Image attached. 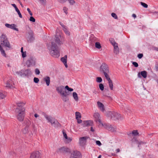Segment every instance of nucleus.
<instances>
[{
  "label": "nucleus",
  "instance_id": "obj_8",
  "mask_svg": "<svg viewBox=\"0 0 158 158\" xmlns=\"http://www.w3.org/2000/svg\"><path fill=\"white\" fill-rule=\"evenodd\" d=\"M4 83L5 85V86L6 88H14V84L11 78L8 79Z\"/></svg>",
  "mask_w": 158,
  "mask_h": 158
},
{
  "label": "nucleus",
  "instance_id": "obj_54",
  "mask_svg": "<svg viewBox=\"0 0 158 158\" xmlns=\"http://www.w3.org/2000/svg\"><path fill=\"white\" fill-rule=\"evenodd\" d=\"M77 119V122L78 123H82V120L80 119L79 118H78Z\"/></svg>",
  "mask_w": 158,
  "mask_h": 158
},
{
  "label": "nucleus",
  "instance_id": "obj_58",
  "mask_svg": "<svg viewBox=\"0 0 158 158\" xmlns=\"http://www.w3.org/2000/svg\"><path fill=\"white\" fill-rule=\"evenodd\" d=\"M12 5L15 8V10H16L18 8L16 5L15 4H12Z\"/></svg>",
  "mask_w": 158,
  "mask_h": 158
},
{
  "label": "nucleus",
  "instance_id": "obj_6",
  "mask_svg": "<svg viewBox=\"0 0 158 158\" xmlns=\"http://www.w3.org/2000/svg\"><path fill=\"white\" fill-rule=\"evenodd\" d=\"M106 115L114 120L119 119L121 118L120 114L115 112L108 111L106 113Z\"/></svg>",
  "mask_w": 158,
  "mask_h": 158
},
{
  "label": "nucleus",
  "instance_id": "obj_20",
  "mask_svg": "<svg viewBox=\"0 0 158 158\" xmlns=\"http://www.w3.org/2000/svg\"><path fill=\"white\" fill-rule=\"evenodd\" d=\"M83 126L84 127L92 125L93 122L91 120L85 121L83 122Z\"/></svg>",
  "mask_w": 158,
  "mask_h": 158
},
{
  "label": "nucleus",
  "instance_id": "obj_9",
  "mask_svg": "<svg viewBox=\"0 0 158 158\" xmlns=\"http://www.w3.org/2000/svg\"><path fill=\"white\" fill-rule=\"evenodd\" d=\"M56 152L58 153H65L70 152V150L68 148L63 147L58 148Z\"/></svg>",
  "mask_w": 158,
  "mask_h": 158
},
{
  "label": "nucleus",
  "instance_id": "obj_56",
  "mask_svg": "<svg viewBox=\"0 0 158 158\" xmlns=\"http://www.w3.org/2000/svg\"><path fill=\"white\" fill-rule=\"evenodd\" d=\"M60 3H64L66 2V0H58Z\"/></svg>",
  "mask_w": 158,
  "mask_h": 158
},
{
  "label": "nucleus",
  "instance_id": "obj_33",
  "mask_svg": "<svg viewBox=\"0 0 158 158\" xmlns=\"http://www.w3.org/2000/svg\"><path fill=\"white\" fill-rule=\"evenodd\" d=\"M95 47L98 49H100L101 48V46L100 43L98 42H96L95 43Z\"/></svg>",
  "mask_w": 158,
  "mask_h": 158
},
{
  "label": "nucleus",
  "instance_id": "obj_12",
  "mask_svg": "<svg viewBox=\"0 0 158 158\" xmlns=\"http://www.w3.org/2000/svg\"><path fill=\"white\" fill-rule=\"evenodd\" d=\"M94 117L95 119V121L96 122H98L99 123L102 125V124H103V123L102 122L101 117L99 113L98 112L94 113Z\"/></svg>",
  "mask_w": 158,
  "mask_h": 158
},
{
  "label": "nucleus",
  "instance_id": "obj_30",
  "mask_svg": "<svg viewBox=\"0 0 158 158\" xmlns=\"http://www.w3.org/2000/svg\"><path fill=\"white\" fill-rule=\"evenodd\" d=\"M73 96L74 99L76 101H78V98L77 93L76 92H73Z\"/></svg>",
  "mask_w": 158,
  "mask_h": 158
},
{
  "label": "nucleus",
  "instance_id": "obj_48",
  "mask_svg": "<svg viewBox=\"0 0 158 158\" xmlns=\"http://www.w3.org/2000/svg\"><path fill=\"white\" fill-rule=\"evenodd\" d=\"M35 74L37 75L39 74L40 73V70L38 69H35Z\"/></svg>",
  "mask_w": 158,
  "mask_h": 158
},
{
  "label": "nucleus",
  "instance_id": "obj_50",
  "mask_svg": "<svg viewBox=\"0 0 158 158\" xmlns=\"http://www.w3.org/2000/svg\"><path fill=\"white\" fill-rule=\"evenodd\" d=\"M132 64L136 67H137L138 66V64L135 62H133Z\"/></svg>",
  "mask_w": 158,
  "mask_h": 158
},
{
  "label": "nucleus",
  "instance_id": "obj_4",
  "mask_svg": "<svg viewBox=\"0 0 158 158\" xmlns=\"http://www.w3.org/2000/svg\"><path fill=\"white\" fill-rule=\"evenodd\" d=\"M24 108H22L21 109L16 108L15 112L17 116V119L20 121L23 120L24 117Z\"/></svg>",
  "mask_w": 158,
  "mask_h": 158
},
{
  "label": "nucleus",
  "instance_id": "obj_55",
  "mask_svg": "<svg viewBox=\"0 0 158 158\" xmlns=\"http://www.w3.org/2000/svg\"><path fill=\"white\" fill-rule=\"evenodd\" d=\"M98 93V92L97 91V90L96 89H94L93 91V94H96Z\"/></svg>",
  "mask_w": 158,
  "mask_h": 158
},
{
  "label": "nucleus",
  "instance_id": "obj_40",
  "mask_svg": "<svg viewBox=\"0 0 158 158\" xmlns=\"http://www.w3.org/2000/svg\"><path fill=\"white\" fill-rule=\"evenodd\" d=\"M6 95L0 92V99H2L5 98Z\"/></svg>",
  "mask_w": 158,
  "mask_h": 158
},
{
  "label": "nucleus",
  "instance_id": "obj_24",
  "mask_svg": "<svg viewBox=\"0 0 158 158\" xmlns=\"http://www.w3.org/2000/svg\"><path fill=\"white\" fill-rule=\"evenodd\" d=\"M44 80L46 82V85L47 86L49 85L50 83V78L49 77H46L44 78Z\"/></svg>",
  "mask_w": 158,
  "mask_h": 158
},
{
  "label": "nucleus",
  "instance_id": "obj_29",
  "mask_svg": "<svg viewBox=\"0 0 158 158\" xmlns=\"http://www.w3.org/2000/svg\"><path fill=\"white\" fill-rule=\"evenodd\" d=\"M140 74L144 78H146L147 77V72L146 71H141L140 72Z\"/></svg>",
  "mask_w": 158,
  "mask_h": 158
},
{
  "label": "nucleus",
  "instance_id": "obj_16",
  "mask_svg": "<svg viewBox=\"0 0 158 158\" xmlns=\"http://www.w3.org/2000/svg\"><path fill=\"white\" fill-rule=\"evenodd\" d=\"M56 90L59 93L60 95L62 94V93H65L66 91H64V86L63 85H60L57 87Z\"/></svg>",
  "mask_w": 158,
  "mask_h": 158
},
{
  "label": "nucleus",
  "instance_id": "obj_44",
  "mask_svg": "<svg viewBox=\"0 0 158 158\" xmlns=\"http://www.w3.org/2000/svg\"><path fill=\"white\" fill-rule=\"evenodd\" d=\"M39 81V80L38 78L34 77V81L35 83H38Z\"/></svg>",
  "mask_w": 158,
  "mask_h": 158
},
{
  "label": "nucleus",
  "instance_id": "obj_59",
  "mask_svg": "<svg viewBox=\"0 0 158 158\" xmlns=\"http://www.w3.org/2000/svg\"><path fill=\"white\" fill-rule=\"evenodd\" d=\"M5 124V123L4 122H1L0 123V124L1 126H3V127H4V124Z\"/></svg>",
  "mask_w": 158,
  "mask_h": 158
},
{
  "label": "nucleus",
  "instance_id": "obj_60",
  "mask_svg": "<svg viewBox=\"0 0 158 158\" xmlns=\"http://www.w3.org/2000/svg\"><path fill=\"white\" fill-rule=\"evenodd\" d=\"M60 24L63 27V28H64L66 27L64 25L63 23H60Z\"/></svg>",
  "mask_w": 158,
  "mask_h": 158
},
{
  "label": "nucleus",
  "instance_id": "obj_27",
  "mask_svg": "<svg viewBox=\"0 0 158 158\" xmlns=\"http://www.w3.org/2000/svg\"><path fill=\"white\" fill-rule=\"evenodd\" d=\"M62 29L66 35H70V32L67 29L66 27H65L64 28H63Z\"/></svg>",
  "mask_w": 158,
  "mask_h": 158
},
{
  "label": "nucleus",
  "instance_id": "obj_25",
  "mask_svg": "<svg viewBox=\"0 0 158 158\" xmlns=\"http://www.w3.org/2000/svg\"><path fill=\"white\" fill-rule=\"evenodd\" d=\"M31 74V72L30 70L29 69H27L25 71L24 70V76H28Z\"/></svg>",
  "mask_w": 158,
  "mask_h": 158
},
{
  "label": "nucleus",
  "instance_id": "obj_3",
  "mask_svg": "<svg viewBox=\"0 0 158 158\" xmlns=\"http://www.w3.org/2000/svg\"><path fill=\"white\" fill-rule=\"evenodd\" d=\"M43 114L45 118L48 121V122L50 123L52 126L55 127H57L60 126V125L59 123L54 118L44 113H43Z\"/></svg>",
  "mask_w": 158,
  "mask_h": 158
},
{
  "label": "nucleus",
  "instance_id": "obj_52",
  "mask_svg": "<svg viewBox=\"0 0 158 158\" xmlns=\"http://www.w3.org/2000/svg\"><path fill=\"white\" fill-rule=\"evenodd\" d=\"M96 143L97 145H98L99 146H100L102 145L101 142L99 141H96Z\"/></svg>",
  "mask_w": 158,
  "mask_h": 158
},
{
  "label": "nucleus",
  "instance_id": "obj_19",
  "mask_svg": "<svg viewBox=\"0 0 158 158\" xmlns=\"http://www.w3.org/2000/svg\"><path fill=\"white\" fill-rule=\"evenodd\" d=\"M98 107L100 110L102 112H104L105 111V107L104 105L100 102H97Z\"/></svg>",
  "mask_w": 158,
  "mask_h": 158
},
{
  "label": "nucleus",
  "instance_id": "obj_57",
  "mask_svg": "<svg viewBox=\"0 0 158 158\" xmlns=\"http://www.w3.org/2000/svg\"><path fill=\"white\" fill-rule=\"evenodd\" d=\"M96 40V38L94 37L91 39V42H94L95 41V40Z\"/></svg>",
  "mask_w": 158,
  "mask_h": 158
},
{
  "label": "nucleus",
  "instance_id": "obj_14",
  "mask_svg": "<svg viewBox=\"0 0 158 158\" xmlns=\"http://www.w3.org/2000/svg\"><path fill=\"white\" fill-rule=\"evenodd\" d=\"M40 152L38 151H35L32 153L30 158H41Z\"/></svg>",
  "mask_w": 158,
  "mask_h": 158
},
{
  "label": "nucleus",
  "instance_id": "obj_10",
  "mask_svg": "<svg viewBox=\"0 0 158 158\" xmlns=\"http://www.w3.org/2000/svg\"><path fill=\"white\" fill-rule=\"evenodd\" d=\"M69 158H81V154L79 151H74L71 153Z\"/></svg>",
  "mask_w": 158,
  "mask_h": 158
},
{
  "label": "nucleus",
  "instance_id": "obj_7",
  "mask_svg": "<svg viewBox=\"0 0 158 158\" xmlns=\"http://www.w3.org/2000/svg\"><path fill=\"white\" fill-rule=\"evenodd\" d=\"M102 126L105 128L110 131L113 132L116 131L117 128L115 126L106 123L102 124Z\"/></svg>",
  "mask_w": 158,
  "mask_h": 158
},
{
  "label": "nucleus",
  "instance_id": "obj_62",
  "mask_svg": "<svg viewBox=\"0 0 158 158\" xmlns=\"http://www.w3.org/2000/svg\"><path fill=\"white\" fill-rule=\"evenodd\" d=\"M156 69L157 71H158V64H156Z\"/></svg>",
  "mask_w": 158,
  "mask_h": 158
},
{
  "label": "nucleus",
  "instance_id": "obj_11",
  "mask_svg": "<svg viewBox=\"0 0 158 158\" xmlns=\"http://www.w3.org/2000/svg\"><path fill=\"white\" fill-rule=\"evenodd\" d=\"M27 41L30 42H31L34 40V38L33 36V33L32 31L29 30L27 33Z\"/></svg>",
  "mask_w": 158,
  "mask_h": 158
},
{
  "label": "nucleus",
  "instance_id": "obj_39",
  "mask_svg": "<svg viewBox=\"0 0 158 158\" xmlns=\"http://www.w3.org/2000/svg\"><path fill=\"white\" fill-rule=\"evenodd\" d=\"M15 10L17 11V12L19 15V17L20 18H22V16L20 13V11L19 10V9L18 8H17V9H16V10Z\"/></svg>",
  "mask_w": 158,
  "mask_h": 158
},
{
  "label": "nucleus",
  "instance_id": "obj_49",
  "mask_svg": "<svg viewBox=\"0 0 158 158\" xmlns=\"http://www.w3.org/2000/svg\"><path fill=\"white\" fill-rule=\"evenodd\" d=\"M66 139V142L69 143L72 141V139L71 138H68L67 137V139Z\"/></svg>",
  "mask_w": 158,
  "mask_h": 158
},
{
  "label": "nucleus",
  "instance_id": "obj_51",
  "mask_svg": "<svg viewBox=\"0 0 158 158\" xmlns=\"http://www.w3.org/2000/svg\"><path fill=\"white\" fill-rule=\"evenodd\" d=\"M143 54H142V53L139 54H138V55L137 56V57L139 59L143 57Z\"/></svg>",
  "mask_w": 158,
  "mask_h": 158
},
{
  "label": "nucleus",
  "instance_id": "obj_32",
  "mask_svg": "<svg viewBox=\"0 0 158 158\" xmlns=\"http://www.w3.org/2000/svg\"><path fill=\"white\" fill-rule=\"evenodd\" d=\"M21 52L22 53V56L23 58L25 57L26 56V52H24L23 51V48L22 47L21 48Z\"/></svg>",
  "mask_w": 158,
  "mask_h": 158
},
{
  "label": "nucleus",
  "instance_id": "obj_13",
  "mask_svg": "<svg viewBox=\"0 0 158 158\" xmlns=\"http://www.w3.org/2000/svg\"><path fill=\"white\" fill-rule=\"evenodd\" d=\"M88 138L87 136L81 137L79 139V143L80 145L82 146L85 145L86 143V140Z\"/></svg>",
  "mask_w": 158,
  "mask_h": 158
},
{
  "label": "nucleus",
  "instance_id": "obj_64",
  "mask_svg": "<svg viewBox=\"0 0 158 158\" xmlns=\"http://www.w3.org/2000/svg\"><path fill=\"white\" fill-rule=\"evenodd\" d=\"M32 127L33 129H34V130L36 128L35 125L33 123L32 124Z\"/></svg>",
  "mask_w": 158,
  "mask_h": 158
},
{
  "label": "nucleus",
  "instance_id": "obj_42",
  "mask_svg": "<svg viewBox=\"0 0 158 158\" xmlns=\"http://www.w3.org/2000/svg\"><path fill=\"white\" fill-rule=\"evenodd\" d=\"M13 72L15 75H18L20 76V71H16L14 70H13Z\"/></svg>",
  "mask_w": 158,
  "mask_h": 158
},
{
  "label": "nucleus",
  "instance_id": "obj_53",
  "mask_svg": "<svg viewBox=\"0 0 158 158\" xmlns=\"http://www.w3.org/2000/svg\"><path fill=\"white\" fill-rule=\"evenodd\" d=\"M27 11L29 12V14L30 15L32 16V15H33L32 14V13L30 9L29 8H27Z\"/></svg>",
  "mask_w": 158,
  "mask_h": 158
},
{
  "label": "nucleus",
  "instance_id": "obj_1",
  "mask_svg": "<svg viewBox=\"0 0 158 158\" xmlns=\"http://www.w3.org/2000/svg\"><path fill=\"white\" fill-rule=\"evenodd\" d=\"M62 33L59 29L56 30L55 39L47 45V48L50 54L54 57H58L60 55L58 46L63 43L64 39Z\"/></svg>",
  "mask_w": 158,
  "mask_h": 158
},
{
  "label": "nucleus",
  "instance_id": "obj_17",
  "mask_svg": "<svg viewBox=\"0 0 158 158\" xmlns=\"http://www.w3.org/2000/svg\"><path fill=\"white\" fill-rule=\"evenodd\" d=\"M5 26L7 28L13 29L17 31H18V29L15 27H16V25L14 24H10L8 23H6L5 24Z\"/></svg>",
  "mask_w": 158,
  "mask_h": 158
},
{
  "label": "nucleus",
  "instance_id": "obj_2",
  "mask_svg": "<svg viewBox=\"0 0 158 158\" xmlns=\"http://www.w3.org/2000/svg\"><path fill=\"white\" fill-rule=\"evenodd\" d=\"M99 71L101 73L104 74L105 78L108 81L110 89L113 90V85L112 81L110 79L109 75L110 72L108 65L105 63H103L100 67Z\"/></svg>",
  "mask_w": 158,
  "mask_h": 158
},
{
  "label": "nucleus",
  "instance_id": "obj_63",
  "mask_svg": "<svg viewBox=\"0 0 158 158\" xmlns=\"http://www.w3.org/2000/svg\"><path fill=\"white\" fill-rule=\"evenodd\" d=\"M68 91L71 92L73 91V89L72 88H69V89H68Z\"/></svg>",
  "mask_w": 158,
  "mask_h": 158
},
{
  "label": "nucleus",
  "instance_id": "obj_18",
  "mask_svg": "<svg viewBox=\"0 0 158 158\" xmlns=\"http://www.w3.org/2000/svg\"><path fill=\"white\" fill-rule=\"evenodd\" d=\"M31 124L30 121L28 120L27 121L26 126L24 128L23 130V132L24 134L27 133L28 132V127Z\"/></svg>",
  "mask_w": 158,
  "mask_h": 158
},
{
  "label": "nucleus",
  "instance_id": "obj_45",
  "mask_svg": "<svg viewBox=\"0 0 158 158\" xmlns=\"http://www.w3.org/2000/svg\"><path fill=\"white\" fill-rule=\"evenodd\" d=\"M20 76L21 77L24 76V74H23L24 70H21V71H20Z\"/></svg>",
  "mask_w": 158,
  "mask_h": 158
},
{
  "label": "nucleus",
  "instance_id": "obj_35",
  "mask_svg": "<svg viewBox=\"0 0 158 158\" xmlns=\"http://www.w3.org/2000/svg\"><path fill=\"white\" fill-rule=\"evenodd\" d=\"M99 88L101 91L103 90L104 89V85L100 83L99 85Z\"/></svg>",
  "mask_w": 158,
  "mask_h": 158
},
{
  "label": "nucleus",
  "instance_id": "obj_28",
  "mask_svg": "<svg viewBox=\"0 0 158 158\" xmlns=\"http://www.w3.org/2000/svg\"><path fill=\"white\" fill-rule=\"evenodd\" d=\"M110 41V43L112 44L114 46H116V45H118L117 43L115 41L114 39L113 38H110L109 40Z\"/></svg>",
  "mask_w": 158,
  "mask_h": 158
},
{
  "label": "nucleus",
  "instance_id": "obj_46",
  "mask_svg": "<svg viewBox=\"0 0 158 158\" xmlns=\"http://www.w3.org/2000/svg\"><path fill=\"white\" fill-rule=\"evenodd\" d=\"M63 133L64 137V138L65 139H67L68 137L67 136V134H66V133L65 132V131H64V130L63 131Z\"/></svg>",
  "mask_w": 158,
  "mask_h": 158
},
{
  "label": "nucleus",
  "instance_id": "obj_21",
  "mask_svg": "<svg viewBox=\"0 0 158 158\" xmlns=\"http://www.w3.org/2000/svg\"><path fill=\"white\" fill-rule=\"evenodd\" d=\"M67 56L66 55L61 59V60L64 64L66 68L68 67V65L67 64Z\"/></svg>",
  "mask_w": 158,
  "mask_h": 158
},
{
  "label": "nucleus",
  "instance_id": "obj_61",
  "mask_svg": "<svg viewBox=\"0 0 158 158\" xmlns=\"http://www.w3.org/2000/svg\"><path fill=\"white\" fill-rule=\"evenodd\" d=\"M41 3H45V0H39Z\"/></svg>",
  "mask_w": 158,
  "mask_h": 158
},
{
  "label": "nucleus",
  "instance_id": "obj_43",
  "mask_svg": "<svg viewBox=\"0 0 158 158\" xmlns=\"http://www.w3.org/2000/svg\"><path fill=\"white\" fill-rule=\"evenodd\" d=\"M29 20L30 21L32 22H35V19L32 16H31L30 17Z\"/></svg>",
  "mask_w": 158,
  "mask_h": 158
},
{
  "label": "nucleus",
  "instance_id": "obj_41",
  "mask_svg": "<svg viewBox=\"0 0 158 158\" xmlns=\"http://www.w3.org/2000/svg\"><path fill=\"white\" fill-rule=\"evenodd\" d=\"M112 16L115 19H118V17L114 13H112L111 14Z\"/></svg>",
  "mask_w": 158,
  "mask_h": 158
},
{
  "label": "nucleus",
  "instance_id": "obj_5",
  "mask_svg": "<svg viewBox=\"0 0 158 158\" xmlns=\"http://www.w3.org/2000/svg\"><path fill=\"white\" fill-rule=\"evenodd\" d=\"M0 43L1 45L5 47L9 48H11L10 44L6 36L4 34H2L0 38Z\"/></svg>",
  "mask_w": 158,
  "mask_h": 158
},
{
  "label": "nucleus",
  "instance_id": "obj_36",
  "mask_svg": "<svg viewBox=\"0 0 158 158\" xmlns=\"http://www.w3.org/2000/svg\"><path fill=\"white\" fill-rule=\"evenodd\" d=\"M140 3L141 5L143 7H144L145 8H147L148 7V5L147 4H146L145 3L142 2H141Z\"/></svg>",
  "mask_w": 158,
  "mask_h": 158
},
{
  "label": "nucleus",
  "instance_id": "obj_47",
  "mask_svg": "<svg viewBox=\"0 0 158 158\" xmlns=\"http://www.w3.org/2000/svg\"><path fill=\"white\" fill-rule=\"evenodd\" d=\"M68 8H66V7H64L63 8V10L64 12L66 14H68Z\"/></svg>",
  "mask_w": 158,
  "mask_h": 158
},
{
  "label": "nucleus",
  "instance_id": "obj_34",
  "mask_svg": "<svg viewBox=\"0 0 158 158\" xmlns=\"http://www.w3.org/2000/svg\"><path fill=\"white\" fill-rule=\"evenodd\" d=\"M102 80L101 77H97L96 78V81L97 82L100 83L101 82Z\"/></svg>",
  "mask_w": 158,
  "mask_h": 158
},
{
  "label": "nucleus",
  "instance_id": "obj_15",
  "mask_svg": "<svg viewBox=\"0 0 158 158\" xmlns=\"http://www.w3.org/2000/svg\"><path fill=\"white\" fill-rule=\"evenodd\" d=\"M68 93V92H65V93H62V94L61 95L62 100L64 102H67L69 100L68 96L69 94Z\"/></svg>",
  "mask_w": 158,
  "mask_h": 158
},
{
  "label": "nucleus",
  "instance_id": "obj_38",
  "mask_svg": "<svg viewBox=\"0 0 158 158\" xmlns=\"http://www.w3.org/2000/svg\"><path fill=\"white\" fill-rule=\"evenodd\" d=\"M132 134L135 136H136L139 134L137 131L135 130L133 131Z\"/></svg>",
  "mask_w": 158,
  "mask_h": 158
},
{
  "label": "nucleus",
  "instance_id": "obj_22",
  "mask_svg": "<svg viewBox=\"0 0 158 158\" xmlns=\"http://www.w3.org/2000/svg\"><path fill=\"white\" fill-rule=\"evenodd\" d=\"M33 60L32 57H30L27 59L26 62V64L28 67H30L33 63Z\"/></svg>",
  "mask_w": 158,
  "mask_h": 158
},
{
  "label": "nucleus",
  "instance_id": "obj_26",
  "mask_svg": "<svg viewBox=\"0 0 158 158\" xmlns=\"http://www.w3.org/2000/svg\"><path fill=\"white\" fill-rule=\"evenodd\" d=\"M114 47V52L116 54H117L119 53V49L118 46V45H116Z\"/></svg>",
  "mask_w": 158,
  "mask_h": 158
},
{
  "label": "nucleus",
  "instance_id": "obj_31",
  "mask_svg": "<svg viewBox=\"0 0 158 158\" xmlns=\"http://www.w3.org/2000/svg\"><path fill=\"white\" fill-rule=\"evenodd\" d=\"M76 118V119L81 118V113L79 112H76L75 113Z\"/></svg>",
  "mask_w": 158,
  "mask_h": 158
},
{
  "label": "nucleus",
  "instance_id": "obj_23",
  "mask_svg": "<svg viewBox=\"0 0 158 158\" xmlns=\"http://www.w3.org/2000/svg\"><path fill=\"white\" fill-rule=\"evenodd\" d=\"M17 107L16 108H18L19 109H21L22 108H24L23 106L24 105V103L23 102H19L16 103Z\"/></svg>",
  "mask_w": 158,
  "mask_h": 158
},
{
  "label": "nucleus",
  "instance_id": "obj_37",
  "mask_svg": "<svg viewBox=\"0 0 158 158\" xmlns=\"http://www.w3.org/2000/svg\"><path fill=\"white\" fill-rule=\"evenodd\" d=\"M69 2V3L70 4V5H73L75 3V2L74 0H67Z\"/></svg>",
  "mask_w": 158,
  "mask_h": 158
}]
</instances>
